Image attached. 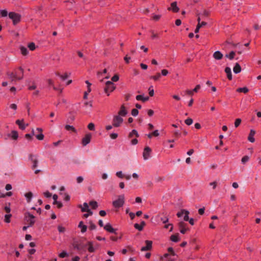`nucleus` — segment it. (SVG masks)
<instances>
[{
  "label": "nucleus",
  "instance_id": "nucleus-11",
  "mask_svg": "<svg viewBox=\"0 0 261 261\" xmlns=\"http://www.w3.org/2000/svg\"><path fill=\"white\" fill-rule=\"evenodd\" d=\"M16 123L19 126V127L22 130H24L28 125V124H25L24 123L23 120H17L16 121Z\"/></svg>",
  "mask_w": 261,
  "mask_h": 261
},
{
  "label": "nucleus",
  "instance_id": "nucleus-4",
  "mask_svg": "<svg viewBox=\"0 0 261 261\" xmlns=\"http://www.w3.org/2000/svg\"><path fill=\"white\" fill-rule=\"evenodd\" d=\"M123 119L119 115H115L113 119V126L119 127L122 123Z\"/></svg>",
  "mask_w": 261,
  "mask_h": 261
},
{
  "label": "nucleus",
  "instance_id": "nucleus-30",
  "mask_svg": "<svg viewBox=\"0 0 261 261\" xmlns=\"http://www.w3.org/2000/svg\"><path fill=\"white\" fill-rule=\"evenodd\" d=\"M235 54L236 53L234 51H231L230 52L229 54H226L225 56L229 59L232 60L234 57Z\"/></svg>",
  "mask_w": 261,
  "mask_h": 261
},
{
  "label": "nucleus",
  "instance_id": "nucleus-40",
  "mask_svg": "<svg viewBox=\"0 0 261 261\" xmlns=\"http://www.w3.org/2000/svg\"><path fill=\"white\" fill-rule=\"evenodd\" d=\"M68 255V254L66 251H63L59 254V257L61 258H64Z\"/></svg>",
  "mask_w": 261,
  "mask_h": 261
},
{
  "label": "nucleus",
  "instance_id": "nucleus-42",
  "mask_svg": "<svg viewBox=\"0 0 261 261\" xmlns=\"http://www.w3.org/2000/svg\"><path fill=\"white\" fill-rule=\"evenodd\" d=\"M148 90H149V95L150 96H153L154 95V90H153V86H150L149 87Z\"/></svg>",
  "mask_w": 261,
  "mask_h": 261
},
{
  "label": "nucleus",
  "instance_id": "nucleus-8",
  "mask_svg": "<svg viewBox=\"0 0 261 261\" xmlns=\"http://www.w3.org/2000/svg\"><path fill=\"white\" fill-rule=\"evenodd\" d=\"M91 135L90 134H87L85 135V137L82 139V145L83 146H86L91 141Z\"/></svg>",
  "mask_w": 261,
  "mask_h": 261
},
{
  "label": "nucleus",
  "instance_id": "nucleus-56",
  "mask_svg": "<svg viewBox=\"0 0 261 261\" xmlns=\"http://www.w3.org/2000/svg\"><path fill=\"white\" fill-rule=\"evenodd\" d=\"M96 227V226L94 223H93L92 222H90V226L89 227L90 230L95 229Z\"/></svg>",
  "mask_w": 261,
  "mask_h": 261
},
{
  "label": "nucleus",
  "instance_id": "nucleus-16",
  "mask_svg": "<svg viewBox=\"0 0 261 261\" xmlns=\"http://www.w3.org/2000/svg\"><path fill=\"white\" fill-rule=\"evenodd\" d=\"M137 100H141L143 102L147 101L149 99L148 96H144V95H138L136 96Z\"/></svg>",
  "mask_w": 261,
  "mask_h": 261
},
{
  "label": "nucleus",
  "instance_id": "nucleus-39",
  "mask_svg": "<svg viewBox=\"0 0 261 261\" xmlns=\"http://www.w3.org/2000/svg\"><path fill=\"white\" fill-rule=\"evenodd\" d=\"M28 47L30 49V50H34L36 48V46L34 43L31 42L28 44Z\"/></svg>",
  "mask_w": 261,
  "mask_h": 261
},
{
  "label": "nucleus",
  "instance_id": "nucleus-17",
  "mask_svg": "<svg viewBox=\"0 0 261 261\" xmlns=\"http://www.w3.org/2000/svg\"><path fill=\"white\" fill-rule=\"evenodd\" d=\"M213 57L216 60H220L223 57V54L220 51H216L214 53Z\"/></svg>",
  "mask_w": 261,
  "mask_h": 261
},
{
  "label": "nucleus",
  "instance_id": "nucleus-15",
  "mask_svg": "<svg viewBox=\"0 0 261 261\" xmlns=\"http://www.w3.org/2000/svg\"><path fill=\"white\" fill-rule=\"evenodd\" d=\"M127 112L125 109V107L123 105H122L121 107L120 110L118 112V115H119L120 117L125 116L127 115Z\"/></svg>",
  "mask_w": 261,
  "mask_h": 261
},
{
  "label": "nucleus",
  "instance_id": "nucleus-1",
  "mask_svg": "<svg viewBox=\"0 0 261 261\" xmlns=\"http://www.w3.org/2000/svg\"><path fill=\"white\" fill-rule=\"evenodd\" d=\"M125 202V197L124 194H121L118 196V199L113 201L112 202L113 206L116 208H119L122 207Z\"/></svg>",
  "mask_w": 261,
  "mask_h": 261
},
{
  "label": "nucleus",
  "instance_id": "nucleus-55",
  "mask_svg": "<svg viewBox=\"0 0 261 261\" xmlns=\"http://www.w3.org/2000/svg\"><path fill=\"white\" fill-rule=\"evenodd\" d=\"M43 194L44 196L46 198H50L51 196V194L48 191H46L44 192Z\"/></svg>",
  "mask_w": 261,
  "mask_h": 261
},
{
  "label": "nucleus",
  "instance_id": "nucleus-64",
  "mask_svg": "<svg viewBox=\"0 0 261 261\" xmlns=\"http://www.w3.org/2000/svg\"><path fill=\"white\" fill-rule=\"evenodd\" d=\"M200 88V85H197L196 87L192 90L193 92H197L198 90Z\"/></svg>",
  "mask_w": 261,
  "mask_h": 261
},
{
  "label": "nucleus",
  "instance_id": "nucleus-59",
  "mask_svg": "<svg viewBox=\"0 0 261 261\" xmlns=\"http://www.w3.org/2000/svg\"><path fill=\"white\" fill-rule=\"evenodd\" d=\"M161 17V15H153V19L154 20H158L160 19Z\"/></svg>",
  "mask_w": 261,
  "mask_h": 261
},
{
  "label": "nucleus",
  "instance_id": "nucleus-19",
  "mask_svg": "<svg viewBox=\"0 0 261 261\" xmlns=\"http://www.w3.org/2000/svg\"><path fill=\"white\" fill-rule=\"evenodd\" d=\"M78 226L81 228V231L82 233H84L87 231V227L86 225L83 224V221L80 222Z\"/></svg>",
  "mask_w": 261,
  "mask_h": 261
},
{
  "label": "nucleus",
  "instance_id": "nucleus-32",
  "mask_svg": "<svg viewBox=\"0 0 261 261\" xmlns=\"http://www.w3.org/2000/svg\"><path fill=\"white\" fill-rule=\"evenodd\" d=\"M20 51H21V53L23 55H24V56L28 55V50L27 48L24 46H21L20 47Z\"/></svg>",
  "mask_w": 261,
  "mask_h": 261
},
{
  "label": "nucleus",
  "instance_id": "nucleus-24",
  "mask_svg": "<svg viewBox=\"0 0 261 261\" xmlns=\"http://www.w3.org/2000/svg\"><path fill=\"white\" fill-rule=\"evenodd\" d=\"M170 240L173 242H177L179 241V238L178 234H173L170 237Z\"/></svg>",
  "mask_w": 261,
  "mask_h": 261
},
{
  "label": "nucleus",
  "instance_id": "nucleus-61",
  "mask_svg": "<svg viewBox=\"0 0 261 261\" xmlns=\"http://www.w3.org/2000/svg\"><path fill=\"white\" fill-rule=\"evenodd\" d=\"M10 108L14 110H16L17 109V105L15 103H12L10 105Z\"/></svg>",
  "mask_w": 261,
  "mask_h": 261
},
{
  "label": "nucleus",
  "instance_id": "nucleus-46",
  "mask_svg": "<svg viewBox=\"0 0 261 261\" xmlns=\"http://www.w3.org/2000/svg\"><path fill=\"white\" fill-rule=\"evenodd\" d=\"M36 137L38 140H42L44 139V135L41 133L40 134L37 135Z\"/></svg>",
  "mask_w": 261,
  "mask_h": 261
},
{
  "label": "nucleus",
  "instance_id": "nucleus-21",
  "mask_svg": "<svg viewBox=\"0 0 261 261\" xmlns=\"http://www.w3.org/2000/svg\"><path fill=\"white\" fill-rule=\"evenodd\" d=\"M8 76L9 78L12 81H15L16 80H20L22 79V77H17L16 75L13 73H10L8 74Z\"/></svg>",
  "mask_w": 261,
  "mask_h": 261
},
{
  "label": "nucleus",
  "instance_id": "nucleus-58",
  "mask_svg": "<svg viewBox=\"0 0 261 261\" xmlns=\"http://www.w3.org/2000/svg\"><path fill=\"white\" fill-rule=\"evenodd\" d=\"M210 186H212L213 189H215L217 187V182L213 181L210 183Z\"/></svg>",
  "mask_w": 261,
  "mask_h": 261
},
{
  "label": "nucleus",
  "instance_id": "nucleus-48",
  "mask_svg": "<svg viewBox=\"0 0 261 261\" xmlns=\"http://www.w3.org/2000/svg\"><path fill=\"white\" fill-rule=\"evenodd\" d=\"M70 199V196L67 193H65L64 195V200L66 201H69Z\"/></svg>",
  "mask_w": 261,
  "mask_h": 261
},
{
  "label": "nucleus",
  "instance_id": "nucleus-18",
  "mask_svg": "<svg viewBox=\"0 0 261 261\" xmlns=\"http://www.w3.org/2000/svg\"><path fill=\"white\" fill-rule=\"evenodd\" d=\"M233 71L234 73L236 74H238L241 71V67L239 63H237L235 64V65L233 68Z\"/></svg>",
  "mask_w": 261,
  "mask_h": 261
},
{
  "label": "nucleus",
  "instance_id": "nucleus-41",
  "mask_svg": "<svg viewBox=\"0 0 261 261\" xmlns=\"http://www.w3.org/2000/svg\"><path fill=\"white\" fill-rule=\"evenodd\" d=\"M134 227L139 230V231H142L143 229V227L141 226V225H140V224H138V223H135L134 224Z\"/></svg>",
  "mask_w": 261,
  "mask_h": 261
},
{
  "label": "nucleus",
  "instance_id": "nucleus-22",
  "mask_svg": "<svg viewBox=\"0 0 261 261\" xmlns=\"http://www.w3.org/2000/svg\"><path fill=\"white\" fill-rule=\"evenodd\" d=\"M24 196L26 198L28 202H30L33 198V193L31 192H28L24 194Z\"/></svg>",
  "mask_w": 261,
  "mask_h": 261
},
{
  "label": "nucleus",
  "instance_id": "nucleus-38",
  "mask_svg": "<svg viewBox=\"0 0 261 261\" xmlns=\"http://www.w3.org/2000/svg\"><path fill=\"white\" fill-rule=\"evenodd\" d=\"M242 120L240 118H237L234 122V126L236 128L238 127L241 124Z\"/></svg>",
  "mask_w": 261,
  "mask_h": 261
},
{
  "label": "nucleus",
  "instance_id": "nucleus-2",
  "mask_svg": "<svg viewBox=\"0 0 261 261\" xmlns=\"http://www.w3.org/2000/svg\"><path fill=\"white\" fill-rule=\"evenodd\" d=\"M116 88V86L114 84L110 81L106 82V85L104 88V91L108 96L110 95V93L112 92Z\"/></svg>",
  "mask_w": 261,
  "mask_h": 261
},
{
  "label": "nucleus",
  "instance_id": "nucleus-62",
  "mask_svg": "<svg viewBox=\"0 0 261 261\" xmlns=\"http://www.w3.org/2000/svg\"><path fill=\"white\" fill-rule=\"evenodd\" d=\"M152 134V135L155 137H158L160 135L159 130L158 129L154 130Z\"/></svg>",
  "mask_w": 261,
  "mask_h": 261
},
{
  "label": "nucleus",
  "instance_id": "nucleus-20",
  "mask_svg": "<svg viewBox=\"0 0 261 261\" xmlns=\"http://www.w3.org/2000/svg\"><path fill=\"white\" fill-rule=\"evenodd\" d=\"M225 72H226L227 74V78L231 80L232 79V74H231V68L228 67H226L225 69Z\"/></svg>",
  "mask_w": 261,
  "mask_h": 261
},
{
  "label": "nucleus",
  "instance_id": "nucleus-36",
  "mask_svg": "<svg viewBox=\"0 0 261 261\" xmlns=\"http://www.w3.org/2000/svg\"><path fill=\"white\" fill-rule=\"evenodd\" d=\"M161 77V74L158 73L156 75L150 76V79L153 80L155 81H158Z\"/></svg>",
  "mask_w": 261,
  "mask_h": 261
},
{
  "label": "nucleus",
  "instance_id": "nucleus-54",
  "mask_svg": "<svg viewBox=\"0 0 261 261\" xmlns=\"http://www.w3.org/2000/svg\"><path fill=\"white\" fill-rule=\"evenodd\" d=\"M168 73H169L168 71L167 70H166V69H163L161 71V74L163 76H166V75H167Z\"/></svg>",
  "mask_w": 261,
  "mask_h": 261
},
{
  "label": "nucleus",
  "instance_id": "nucleus-3",
  "mask_svg": "<svg viewBox=\"0 0 261 261\" xmlns=\"http://www.w3.org/2000/svg\"><path fill=\"white\" fill-rule=\"evenodd\" d=\"M24 220L31 227H32L35 223V217L29 212H27L25 213Z\"/></svg>",
  "mask_w": 261,
  "mask_h": 261
},
{
  "label": "nucleus",
  "instance_id": "nucleus-60",
  "mask_svg": "<svg viewBox=\"0 0 261 261\" xmlns=\"http://www.w3.org/2000/svg\"><path fill=\"white\" fill-rule=\"evenodd\" d=\"M4 209L5 210V211L8 213V214H10V212H11V208L10 207V206H5V207H4Z\"/></svg>",
  "mask_w": 261,
  "mask_h": 261
},
{
  "label": "nucleus",
  "instance_id": "nucleus-57",
  "mask_svg": "<svg viewBox=\"0 0 261 261\" xmlns=\"http://www.w3.org/2000/svg\"><path fill=\"white\" fill-rule=\"evenodd\" d=\"M83 180H84L83 177L82 176H78L76 178V181H77V182L78 184H80L82 182H83Z\"/></svg>",
  "mask_w": 261,
  "mask_h": 261
},
{
  "label": "nucleus",
  "instance_id": "nucleus-47",
  "mask_svg": "<svg viewBox=\"0 0 261 261\" xmlns=\"http://www.w3.org/2000/svg\"><path fill=\"white\" fill-rule=\"evenodd\" d=\"M88 128L89 129L91 130H94L95 129V125L93 123H90L88 125Z\"/></svg>",
  "mask_w": 261,
  "mask_h": 261
},
{
  "label": "nucleus",
  "instance_id": "nucleus-52",
  "mask_svg": "<svg viewBox=\"0 0 261 261\" xmlns=\"http://www.w3.org/2000/svg\"><path fill=\"white\" fill-rule=\"evenodd\" d=\"M119 76L117 74L114 75L112 77V81L113 82H117L118 80H119Z\"/></svg>",
  "mask_w": 261,
  "mask_h": 261
},
{
  "label": "nucleus",
  "instance_id": "nucleus-35",
  "mask_svg": "<svg viewBox=\"0 0 261 261\" xmlns=\"http://www.w3.org/2000/svg\"><path fill=\"white\" fill-rule=\"evenodd\" d=\"M8 15V12L6 10H0V17H6Z\"/></svg>",
  "mask_w": 261,
  "mask_h": 261
},
{
  "label": "nucleus",
  "instance_id": "nucleus-5",
  "mask_svg": "<svg viewBox=\"0 0 261 261\" xmlns=\"http://www.w3.org/2000/svg\"><path fill=\"white\" fill-rule=\"evenodd\" d=\"M9 17L13 20L14 24H17L20 20V15L15 12H10Z\"/></svg>",
  "mask_w": 261,
  "mask_h": 261
},
{
  "label": "nucleus",
  "instance_id": "nucleus-10",
  "mask_svg": "<svg viewBox=\"0 0 261 261\" xmlns=\"http://www.w3.org/2000/svg\"><path fill=\"white\" fill-rule=\"evenodd\" d=\"M29 159L31 160L33 163L32 168H35L38 165V160L35 155L30 154L29 157Z\"/></svg>",
  "mask_w": 261,
  "mask_h": 261
},
{
  "label": "nucleus",
  "instance_id": "nucleus-51",
  "mask_svg": "<svg viewBox=\"0 0 261 261\" xmlns=\"http://www.w3.org/2000/svg\"><path fill=\"white\" fill-rule=\"evenodd\" d=\"M116 174L119 178H122L123 177V174L121 171H117Z\"/></svg>",
  "mask_w": 261,
  "mask_h": 261
},
{
  "label": "nucleus",
  "instance_id": "nucleus-9",
  "mask_svg": "<svg viewBox=\"0 0 261 261\" xmlns=\"http://www.w3.org/2000/svg\"><path fill=\"white\" fill-rule=\"evenodd\" d=\"M145 243H146V245L145 246L142 247L141 248V251H148V250H150L151 249V248H152V241H149V240H146L145 241Z\"/></svg>",
  "mask_w": 261,
  "mask_h": 261
},
{
  "label": "nucleus",
  "instance_id": "nucleus-23",
  "mask_svg": "<svg viewBox=\"0 0 261 261\" xmlns=\"http://www.w3.org/2000/svg\"><path fill=\"white\" fill-rule=\"evenodd\" d=\"M79 206L81 207V211L82 212H86L87 211L89 210V207L87 202L83 203V206H82L81 205H80Z\"/></svg>",
  "mask_w": 261,
  "mask_h": 261
},
{
  "label": "nucleus",
  "instance_id": "nucleus-63",
  "mask_svg": "<svg viewBox=\"0 0 261 261\" xmlns=\"http://www.w3.org/2000/svg\"><path fill=\"white\" fill-rule=\"evenodd\" d=\"M138 141L137 139H134L131 141V145H135L138 143Z\"/></svg>",
  "mask_w": 261,
  "mask_h": 261
},
{
  "label": "nucleus",
  "instance_id": "nucleus-25",
  "mask_svg": "<svg viewBox=\"0 0 261 261\" xmlns=\"http://www.w3.org/2000/svg\"><path fill=\"white\" fill-rule=\"evenodd\" d=\"M65 128L67 130H69V131L71 130V131H72V132H75V133L76 132V130L74 127V126H72V125H68V124L65 125Z\"/></svg>",
  "mask_w": 261,
  "mask_h": 261
},
{
  "label": "nucleus",
  "instance_id": "nucleus-14",
  "mask_svg": "<svg viewBox=\"0 0 261 261\" xmlns=\"http://www.w3.org/2000/svg\"><path fill=\"white\" fill-rule=\"evenodd\" d=\"M169 10H172L174 12H178L179 8L177 6V3L176 2L171 3V7L169 8Z\"/></svg>",
  "mask_w": 261,
  "mask_h": 261
},
{
  "label": "nucleus",
  "instance_id": "nucleus-28",
  "mask_svg": "<svg viewBox=\"0 0 261 261\" xmlns=\"http://www.w3.org/2000/svg\"><path fill=\"white\" fill-rule=\"evenodd\" d=\"M98 246H99L97 244H96L94 247L93 246H90L88 247V250L90 252H95L96 249L98 247Z\"/></svg>",
  "mask_w": 261,
  "mask_h": 261
},
{
  "label": "nucleus",
  "instance_id": "nucleus-53",
  "mask_svg": "<svg viewBox=\"0 0 261 261\" xmlns=\"http://www.w3.org/2000/svg\"><path fill=\"white\" fill-rule=\"evenodd\" d=\"M110 137L112 139H116L118 137V134L117 133H112L110 134Z\"/></svg>",
  "mask_w": 261,
  "mask_h": 261
},
{
  "label": "nucleus",
  "instance_id": "nucleus-45",
  "mask_svg": "<svg viewBox=\"0 0 261 261\" xmlns=\"http://www.w3.org/2000/svg\"><path fill=\"white\" fill-rule=\"evenodd\" d=\"M193 120L191 118H188L185 121V123L188 125H191L193 123Z\"/></svg>",
  "mask_w": 261,
  "mask_h": 261
},
{
  "label": "nucleus",
  "instance_id": "nucleus-50",
  "mask_svg": "<svg viewBox=\"0 0 261 261\" xmlns=\"http://www.w3.org/2000/svg\"><path fill=\"white\" fill-rule=\"evenodd\" d=\"M68 77V74L67 73H64V74L60 76L61 79L63 81L66 80Z\"/></svg>",
  "mask_w": 261,
  "mask_h": 261
},
{
  "label": "nucleus",
  "instance_id": "nucleus-44",
  "mask_svg": "<svg viewBox=\"0 0 261 261\" xmlns=\"http://www.w3.org/2000/svg\"><path fill=\"white\" fill-rule=\"evenodd\" d=\"M58 230L60 233H63L65 231V228L61 225L58 226Z\"/></svg>",
  "mask_w": 261,
  "mask_h": 261
},
{
  "label": "nucleus",
  "instance_id": "nucleus-7",
  "mask_svg": "<svg viewBox=\"0 0 261 261\" xmlns=\"http://www.w3.org/2000/svg\"><path fill=\"white\" fill-rule=\"evenodd\" d=\"M151 149L149 147L144 148L143 152V157L144 160H147L151 157Z\"/></svg>",
  "mask_w": 261,
  "mask_h": 261
},
{
  "label": "nucleus",
  "instance_id": "nucleus-34",
  "mask_svg": "<svg viewBox=\"0 0 261 261\" xmlns=\"http://www.w3.org/2000/svg\"><path fill=\"white\" fill-rule=\"evenodd\" d=\"M89 204L93 209H96L98 207V203L95 201H91L89 202Z\"/></svg>",
  "mask_w": 261,
  "mask_h": 261
},
{
  "label": "nucleus",
  "instance_id": "nucleus-37",
  "mask_svg": "<svg viewBox=\"0 0 261 261\" xmlns=\"http://www.w3.org/2000/svg\"><path fill=\"white\" fill-rule=\"evenodd\" d=\"M249 160V157L248 155L244 156L241 160L242 163L244 164Z\"/></svg>",
  "mask_w": 261,
  "mask_h": 261
},
{
  "label": "nucleus",
  "instance_id": "nucleus-27",
  "mask_svg": "<svg viewBox=\"0 0 261 261\" xmlns=\"http://www.w3.org/2000/svg\"><path fill=\"white\" fill-rule=\"evenodd\" d=\"M135 135L137 137H139V135L138 132L136 129H133L129 134V137L132 138L133 136Z\"/></svg>",
  "mask_w": 261,
  "mask_h": 261
},
{
  "label": "nucleus",
  "instance_id": "nucleus-26",
  "mask_svg": "<svg viewBox=\"0 0 261 261\" xmlns=\"http://www.w3.org/2000/svg\"><path fill=\"white\" fill-rule=\"evenodd\" d=\"M249 90L248 88L244 87L242 88H239L237 89V91L238 92H243L246 93L248 92Z\"/></svg>",
  "mask_w": 261,
  "mask_h": 261
},
{
  "label": "nucleus",
  "instance_id": "nucleus-49",
  "mask_svg": "<svg viewBox=\"0 0 261 261\" xmlns=\"http://www.w3.org/2000/svg\"><path fill=\"white\" fill-rule=\"evenodd\" d=\"M161 220L162 221V222L163 223H166L167 222H168L169 218L168 217L165 216V217L161 218Z\"/></svg>",
  "mask_w": 261,
  "mask_h": 261
},
{
  "label": "nucleus",
  "instance_id": "nucleus-6",
  "mask_svg": "<svg viewBox=\"0 0 261 261\" xmlns=\"http://www.w3.org/2000/svg\"><path fill=\"white\" fill-rule=\"evenodd\" d=\"M189 212L186 210H181L177 213V216L178 218L184 217V220L188 221L189 220Z\"/></svg>",
  "mask_w": 261,
  "mask_h": 261
},
{
  "label": "nucleus",
  "instance_id": "nucleus-43",
  "mask_svg": "<svg viewBox=\"0 0 261 261\" xmlns=\"http://www.w3.org/2000/svg\"><path fill=\"white\" fill-rule=\"evenodd\" d=\"M132 115L134 116V117H136L137 116L138 114H139V111L137 109H133L132 110Z\"/></svg>",
  "mask_w": 261,
  "mask_h": 261
},
{
  "label": "nucleus",
  "instance_id": "nucleus-29",
  "mask_svg": "<svg viewBox=\"0 0 261 261\" xmlns=\"http://www.w3.org/2000/svg\"><path fill=\"white\" fill-rule=\"evenodd\" d=\"M10 137L14 140H16L18 137V133L15 130L12 131Z\"/></svg>",
  "mask_w": 261,
  "mask_h": 261
},
{
  "label": "nucleus",
  "instance_id": "nucleus-33",
  "mask_svg": "<svg viewBox=\"0 0 261 261\" xmlns=\"http://www.w3.org/2000/svg\"><path fill=\"white\" fill-rule=\"evenodd\" d=\"M34 135V129H32L31 134H27L25 135V138L31 140L33 136Z\"/></svg>",
  "mask_w": 261,
  "mask_h": 261
},
{
  "label": "nucleus",
  "instance_id": "nucleus-13",
  "mask_svg": "<svg viewBox=\"0 0 261 261\" xmlns=\"http://www.w3.org/2000/svg\"><path fill=\"white\" fill-rule=\"evenodd\" d=\"M255 134V131L253 129H251L250 134L248 137V140L251 143H253L255 141L254 136Z\"/></svg>",
  "mask_w": 261,
  "mask_h": 261
},
{
  "label": "nucleus",
  "instance_id": "nucleus-31",
  "mask_svg": "<svg viewBox=\"0 0 261 261\" xmlns=\"http://www.w3.org/2000/svg\"><path fill=\"white\" fill-rule=\"evenodd\" d=\"M12 216L11 214H7L5 215V222L9 223L10 222V218Z\"/></svg>",
  "mask_w": 261,
  "mask_h": 261
},
{
  "label": "nucleus",
  "instance_id": "nucleus-12",
  "mask_svg": "<svg viewBox=\"0 0 261 261\" xmlns=\"http://www.w3.org/2000/svg\"><path fill=\"white\" fill-rule=\"evenodd\" d=\"M104 229L106 231H107L109 232H111V233H115V231H116V230L112 227L111 224L109 223H107L105 225Z\"/></svg>",
  "mask_w": 261,
  "mask_h": 261
}]
</instances>
